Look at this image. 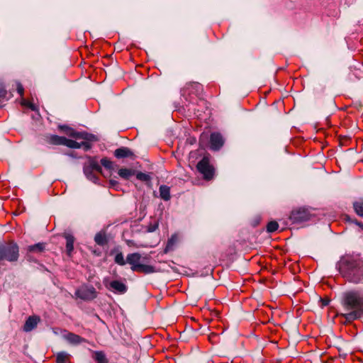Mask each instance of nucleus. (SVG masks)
<instances>
[{
    "mask_svg": "<svg viewBox=\"0 0 363 363\" xmlns=\"http://www.w3.org/2000/svg\"><path fill=\"white\" fill-rule=\"evenodd\" d=\"M340 309L337 316L345 319L344 323H351L363 315V292L349 290L342 294Z\"/></svg>",
    "mask_w": 363,
    "mask_h": 363,
    "instance_id": "1",
    "label": "nucleus"
},
{
    "mask_svg": "<svg viewBox=\"0 0 363 363\" xmlns=\"http://www.w3.org/2000/svg\"><path fill=\"white\" fill-rule=\"evenodd\" d=\"M340 275L347 281L359 284L363 281V260L358 257L346 255L337 264Z\"/></svg>",
    "mask_w": 363,
    "mask_h": 363,
    "instance_id": "2",
    "label": "nucleus"
},
{
    "mask_svg": "<svg viewBox=\"0 0 363 363\" xmlns=\"http://www.w3.org/2000/svg\"><path fill=\"white\" fill-rule=\"evenodd\" d=\"M141 258V255L138 252L130 253L127 255L126 262L130 265L131 270L145 274L154 273L155 272V267L142 263Z\"/></svg>",
    "mask_w": 363,
    "mask_h": 363,
    "instance_id": "3",
    "label": "nucleus"
},
{
    "mask_svg": "<svg viewBox=\"0 0 363 363\" xmlns=\"http://www.w3.org/2000/svg\"><path fill=\"white\" fill-rule=\"evenodd\" d=\"M84 173L90 181L96 183L98 177L95 172L102 173V169L98 161L94 157H88L87 162L84 165Z\"/></svg>",
    "mask_w": 363,
    "mask_h": 363,
    "instance_id": "4",
    "label": "nucleus"
},
{
    "mask_svg": "<svg viewBox=\"0 0 363 363\" xmlns=\"http://www.w3.org/2000/svg\"><path fill=\"white\" fill-rule=\"evenodd\" d=\"M196 169L203 175L205 180H211L215 174V169L210 163L208 156H204L197 164Z\"/></svg>",
    "mask_w": 363,
    "mask_h": 363,
    "instance_id": "5",
    "label": "nucleus"
},
{
    "mask_svg": "<svg viewBox=\"0 0 363 363\" xmlns=\"http://www.w3.org/2000/svg\"><path fill=\"white\" fill-rule=\"evenodd\" d=\"M18 258V247L15 242H9L0 248V259H6L9 262L16 261Z\"/></svg>",
    "mask_w": 363,
    "mask_h": 363,
    "instance_id": "6",
    "label": "nucleus"
},
{
    "mask_svg": "<svg viewBox=\"0 0 363 363\" xmlns=\"http://www.w3.org/2000/svg\"><path fill=\"white\" fill-rule=\"evenodd\" d=\"M60 130H63L68 136L76 140H96L95 136L86 132H77L74 129L66 126H60Z\"/></svg>",
    "mask_w": 363,
    "mask_h": 363,
    "instance_id": "7",
    "label": "nucleus"
},
{
    "mask_svg": "<svg viewBox=\"0 0 363 363\" xmlns=\"http://www.w3.org/2000/svg\"><path fill=\"white\" fill-rule=\"evenodd\" d=\"M75 296L84 301H91L96 297V291L93 286H82L75 291Z\"/></svg>",
    "mask_w": 363,
    "mask_h": 363,
    "instance_id": "8",
    "label": "nucleus"
},
{
    "mask_svg": "<svg viewBox=\"0 0 363 363\" xmlns=\"http://www.w3.org/2000/svg\"><path fill=\"white\" fill-rule=\"evenodd\" d=\"M289 218L293 223H301L308 220L311 218V213L308 209L300 208L292 211Z\"/></svg>",
    "mask_w": 363,
    "mask_h": 363,
    "instance_id": "9",
    "label": "nucleus"
},
{
    "mask_svg": "<svg viewBox=\"0 0 363 363\" xmlns=\"http://www.w3.org/2000/svg\"><path fill=\"white\" fill-rule=\"evenodd\" d=\"M91 140H82V142H77L66 138L65 146L74 149L82 148L84 151H88L91 148Z\"/></svg>",
    "mask_w": 363,
    "mask_h": 363,
    "instance_id": "10",
    "label": "nucleus"
},
{
    "mask_svg": "<svg viewBox=\"0 0 363 363\" xmlns=\"http://www.w3.org/2000/svg\"><path fill=\"white\" fill-rule=\"evenodd\" d=\"M224 144L223 136L218 133H213L210 136V147L213 150H218Z\"/></svg>",
    "mask_w": 363,
    "mask_h": 363,
    "instance_id": "11",
    "label": "nucleus"
},
{
    "mask_svg": "<svg viewBox=\"0 0 363 363\" xmlns=\"http://www.w3.org/2000/svg\"><path fill=\"white\" fill-rule=\"evenodd\" d=\"M40 318L38 315H31L29 316L23 325V331L25 332H30L33 329H35L38 324L40 323Z\"/></svg>",
    "mask_w": 363,
    "mask_h": 363,
    "instance_id": "12",
    "label": "nucleus"
},
{
    "mask_svg": "<svg viewBox=\"0 0 363 363\" xmlns=\"http://www.w3.org/2000/svg\"><path fill=\"white\" fill-rule=\"evenodd\" d=\"M64 337L65 340H67L69 343L72 345H79L82 342H86V340L84 337H82L79 335L67 332L65 335Z\"/></svg>",
    "mask_w": 363,
    "mask_h": 363,
    "instance_id": "13",
    "label": "nucleus"
},
{
    "mask_svg": "<svg viewBox=\"0 0 363 363\" xmlns=\"http://www.w3.org/2000/svg\"><path fill=\"white\" fill-rule=\"evenodd\" d=\"M65 137L59 136L57 135H50L45 138L46 143L53 145H65Z\"/></svg>",
    "mask_w": 363,
    "mask_h": 363,
    "instance_id": "14",
    "label": "nucleus"
},
{
    "mask_svg": "<svg viewBox=\"0 0 363 363\" xmlns=\"http://www.w3.org/2000/svg\"><path fill=\"white\" fill-rule=\"evenodd\" d=\"M109 286L113 291L119 294H124L128 289L127 286L124 283L118 280L111 281Z\"/></svg>",
    "mask_w": 363,
    "mask_h": 363,
    "instance_id": "15",
    "label": "nucleus"
},
{
    "mask_svg": "<svg viewBox=\"0 0 363 363\" xmlns=\"http://www.w3.org/2000/svg\"><path fill=\"white\" fill-rule=\"evenodd\" d=\"M133 155V152L126 147H119L114 151V156L118 159L132 157Z\"/></svg>",
    "mask_w": 363,
    "mask_h": 363,
    "instance_id": "16",
    "label": "nucleus"
},
{
    "mask_svg": "<svg viewBox=\"0 0 363 363\" xmlns=\"http://www.w3.org/2000/svg\"><path fill=\"white\" fill-rule=\"evenodd\" d=\"M64 238L66 240V252L69 257L72 256V252L74 250V238L72 235L69 233H65L64 235Z\"/></svg>",
    "mask_w": 363,
    "mask_h": 363,
    "instance_id": "17",
    "label": "nucleus"
},
{
    "mask_svg": "<svg viewBox=\"0 0 363 363\" xmlns=\"http://www.w3.org/2000/svg\"><path fill=\"white\" fill-rule=\"evenodd\" d=\"M187 89L190 90L191 93L195 94L199 97L200 96L203 87L202 85L198 82H191L187 85Z\"/></svg>",
    "mask_w": 363,
    "mask_h": 363,
    "instance_id": "18",
    "label": "nucleus"
},
{
    "mask_svg": "<svg viewBox=\"0 0 363 363\" xmlns=\"http://www.w3.org/2000/svg\"><path fill=\"white\" fill-rule=\"evenodd\" d=\"M92 358L97 363H108V360L103 351H92Z\"/></svg>",
    "mask_w": 363,
    "mask_h": 363,
    "instance_id": "19",
    "label": "nucleus"
},
{
    "mask_svg": "<svg viewBox=\"0 0 363 363\" xmlns=\"http://www.w3.org/2000/svg\"><path fill=\"white\" fill-rule=\"evenodd\" d=\"M159 191L161 199L164 201H169L170 199V189L169 186L162 185L160 186Z\"/></svg>",
    "mask_w": 363,
    "mask_h": 363,
    "instance_id": "20",
    "label": "nucleus"
},
{
    "mask_svg": "<svg viewBox=\"0 0 363 363\" xmlns=\"http://www.w3.org/2000/svg\"><path fill=\"white\" fill-rule=\"evenodd\" d=\"M94 241L97 245L100 246H104L106 245L108 242V240L105 233L99 232L96 233L94 237Z\"/></svg>",
    "mask_w": 363,
    "mask_h": 363,
    "instance_id": "21",
    "label": "nucleus"
},
{
    "mask_svg": "<svg viewBox=\"0 0 363 363\" xmlns=\"http://www.w3.org/2000/svg\"><path fill=\"white\" fill-rule=\"evenodd\" d=\"M178 241V236L177 235H173L172 237L168 240L167 245L164 249V252H167L171 250H173L174 246Z\"/></svg>",
    "mask_w": 363,
    "mask_h": 363,
    "instance_id": "22",
    "label": "nucleus"
},
{
    "mask_svg": "<svg viewBox=\"0 0 363 363\" xmlns=\"http://www.w3.org/2000/svg\"><path fill=\"white\" fill-rule=\"evenodd\" d=\"M355 213L363 218V199H359L353 203Z\"/></svg>",
    "mask_w": 363,
    "mask_h": 363,
    "instance_id": "23",
    "label": "nucleus"
},
{
    "mask_svg": "<svg viewBox=\"0 0 363 363\" xmlns=\"http://www.w3.org/2000/svg\"><path fill=\"white\" fill-rule=\"evenodd\" d=\"M69 355L65 352H60L57 354V363H67L69 362Z\"/></svg>",
    "mask_w": 363,
    "mask_h": 363,
    "instance_id": "24",
    "label": "nucleus"
},
{
    "mask_svg": "<svg viewBox=\"0 0 363 363\" xmlns=\"http://www.w3.org/2000/svg\"><path fill=\"white\" fill-rule=\"evenodd\" d=\"M118 174L121 178L128 179L134 174V172L130 169L121 168L118 170Z\"/></svg>",
    "mask_w": 363,
    "mask_h": 363,
    "instance_id": "25",
    "label": "nucleus"
},
{
    "mask_svg": "<svg viewBox=\"0 0 363 363\" xmlns=\"http://www.w3.org/2000/svg\"><path fill=\"white\" fill-rule=\"evenodd\" d=\"M12 96L11 93L8 94L5 86L2 84H0V99L9 100Z\"/></svg>",
    "mask_w": 363,
    "mask_h": 363,
    "instance_id": "26",
    "label": "nucleus"
},
{
    "mask_svg": "<svg viewBox=\"0 0 363 363\" xmlns=\"http://www.w3.org/2000/svg\"><path fill=\"white\" fill-rule=\"evenodd\" d=\"M44 249L45 245L43 243H37L28 247V250L30 252H42Z\"/></svg>",
    "mask_w": 363,
    "mask_h": 363,
    "instance_id": "27",
    "label": "nucleus"
},
{
    "mask_svg": "<svg viewBox=\"0 0 363 363\" xmlns=\"http://www.w3.org/2000/svg\"><path fill=\"white\" fill-rule=\"evenodd\" d=\"M114 261L116 264L121 266H124L127 263L126 259H124L123 255L122 252H118L114 258Z\"/></svg>",
    "mask_w": 363,
    "mask_h": 363,
    "instance_id": "28",
    "label": "nucleus"
},
{
    "mask_svg": "<svg viewBox=\"0 0 363 363\" xmlns=\"http://www.w3.org/2000/svg\"><path fill=\"white\" fill-rule=\"evenodd\" d=\"M279 228V225L277 222L273 220L268 223L267 225V230L269 233H274Z\"/></svg>",
    "mask_w": 363,
    "mask_h": 363,
    "instance_id": "29",
    "label": "nucleus"
},
{
    "mask_svg": "<svg viewBox=\"0 0 363 363\" xmlns=\"http://www.w3.org/2000/svg\"><path fill=\"white\" fill-rule=\"evenodd\" d=\"M101 165H103L105 168L106 169H112V166H113V163L112 162L108 159L107 157H104L101 160Z\"/></svg>",
    "mask_w": 363,
    "mask_h": 363,
    "instance_id": "30",
    "label": "nucleus"
},
{
    "mask_svg": "<svg viewBox=\"0 0 363 363\" xmlns=\"http://www.w3.org/2000/svg\"><path fill=\"white\" fill-rule=\"evenodd\" d=\"M136 178L138 180L143 181V182H147L150 179V175L143 173V172H138L136 174Z\"/></svg>",
    "mask_w": 363,
    "mask_h": 363,
    "instance_id": "31",
    "label": "nucleus"
},
{
    "mask_svg": "<svg viewBox=\"0 0 363 363\" xmlns=\"http://www.w3.org/2000/svg\"><path fill=\"white\" fill-rule=\"evenodd\" d=\"M16 90H17V92L18 93V94L22 97L23 96V93H24V89H23V86H22V84L18 82H16Z\"/></svg>",
    "mask_w": 363,
    "mask_h": 363,
    "instance_id": "32",
    "label": "nucleus"
},
{
    "mask_svg": "<svg viewBox=\"0 0 363 363\" xmlns=\"http://www.w3.org/2000/svg\"><path fill=\"white\" fill-rule=\"evenodd\" d=\"M353 223H354L356 225H357L358 226H359L361 228L362 230H363V223L357 221V220H352Z\"/></svg>",
    "mask_w": 363,
    "mask_h": 363,
    "instance_id": "33",
    "label": "nucleus"
},
{
    "mask_svg": "<svg viewBox=\"0 0 363 363\" xmlns=\"http://www.w3.org/2000/svg\"><path fill=\"white\" fill-rule=\"evenodd\" d=\"M109 184L111 186L115 187L118 184V182L111 179L109 181Z\"/></svg>",
    "mask_w": 363,
    "mask_h": 363,
    "instance_id": "34",
    "label": "nucleus"
},
{
    "mask_svg": "<svg viewBox=\"0 0 363 363\" xmlns=\"http://www.w3.org/2000/svg\"><path fill=\"white\" fill-rule=\"evenodd\" d=\"M199 99H200V101H201V103H204V101H203V100H201V98H199Z\"/></svg>",
    "mask_w": 363,
    "mask_h": 363,
    "instance_id": "35",
    "label": "nucleus"
}]
</instances>
